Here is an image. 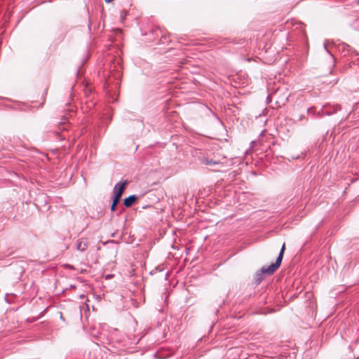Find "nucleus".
Wrapping results in <instances>:
<instances>
[{"label":"nucleus","instance_id":"nucleus-4","mask_svg":"<svg viewBox=\"0 0 359 359\" xmlns=\"http://www.w3.org/2000/svg\"><path fill=\"white\" fill-rule=\"evenodd\" d=\"M341 109V107L339 105H335L334 107L333 110L331 111H325L324 109H321L318 112L316 113V116L317 117H323L324 116H330L332 114L337 112V111Z\"/></svg>","mask_w":359,"mask_h":359},{"label":"nucleus","instance_id":"nucleus-14","mask_svg":"<svg viewBox=\"0 0 359 359\" xmlns=\"http://www.w3.org/2000/svg\"><path fill=\"white\" fill-rule=\"evenodd\" d=\"M113 0H104L105 3L109 4Z\"/></svg>","mask_w":359,"mask_h":359},{"label":"nucleus","instance_id":"nucleus-13","mask_svg":"<svg viewBox=\"0 0 359 359\" xmlns=\"http://www.w3.org/2000/svg\"><path fill=\"white\" fill-rule=\"evenodd\" d=\"M324 48L325 50L330 55L331 53L329 52V50H327V46L325 44H324Z\"/></svg>","mask_w":359,"mask_h":359},{"label":"nucleus","instance_id":"nucleus-9","mask_svg":"<svg viewBox=\"0 0 359 359\" xmlns=\"http://www.w3.org/2000/svg\"><path fill=\"white\" fill-rule=\"evenodd\" d=\"M118 203L112 201V203H111V208H110L111 211L114 212V211L116 210V205H117Z\"/></svg>","mask_w":359,"mask_h":359},{"label":"nucleus","instance_id":"nucleus-18","mask_svg":"<svg viewBox=\"0 0 359 359\" xmlns=\"http://www.w3.org/2000/svg\"><path fill=\"white\" fill-rule=\"evenodd\" d=\"M156 270L161 271V270L160 269V268H158V267L156 268Z\"/></svg>","mask_w":359,"mask_h":359},{"label":"nucleus","instance_id":"nucleus-7","mask_svg":"<svg viewBox=\"0 0 359 359\" xmlns=\"http://www.w3.org/2000/svg\"><path fill=\"white\" fill-rule=\"evenodd\" d=\"M201 161L202 163H203L204 165H215L219 164V161H214L212 159H208L206 157L201 158Z\"/></svg>","mask_w":359,"mask_h":359},{"label":"nucleus","instance_id":"nucleus-11","mask_svg":"<svg viewBox=\"0 0 359 359\" xmlns=\"http://www.w3.org/2000/svg\"><path fill=\"white\" fill-rule=\"evenodd\" d=\"M303 119H305V116L304 115H301L299 116L298 120L302 121Z\"/></svg>","mask_w":359,"mask_h":359},{"label":"nucleus","instance_id":"nucleus-17","mask_svg":"<svg viewBox=\"0 0 359 359\" xmlns=\"http://www.w3.org/2000/svg\"><path fill=\"white\" fill-rule=\"evenodd\" d=\"M156 270L161 271V270L160 269V268H158V267L156 268Z\"/></svg>","mask_w":359,"mask_h":359},{"label":"nucleus","instance_id":"nucleus-3","mask_svg":"<svg viewBox=\"0 0 359 359\" xmlns=\"http://www.w3.org/2000/svg\"><path fill=\"white\" fill-rule=\"evenodd\" d=\"M172 354L173 351L172 350L161 348L155 353V356L159 359H165L170 357Z\"/></svg>","mask_w":359,"mask_h":359},{"label":"nucleus","instance_id":"nucleus-15","mask_svg":"<svg viewBox=\"0 0 359 359\" xmlns=\"http://www.w3.org/2000/svg\"><path fill=\"white\" fill-rule=\"evenodd\" d=\"M353 26H354V27H355V29H358V30H359V28L356 27V26H355V24H353Z\"/></svg>","mask_w":359,"mask_h":359},{"label":"nucleus","instance_id":"nucleus-12","mask_svg":"<svg viewBox=\"0 0 359 359\" xmlns=\"http://www.w3.org/2000/svg\"><path fill=\"white\" fill-rule=\"evenodd\" d=\"M330 57H331V59H332V60L333 63H334V62H335V61H334V56H333V55H332V54H330ZM333 66H335V64H333Z\"/></svg>","mask_w":359,"mask_h":359},{"label":"nucleus","instance_id":"nucleus-10","mask_svg":"<svg viewBox=\"0 0 359 359\" xmlns=\"http://www.w3.org/2000/svg\"><path fill=\"white\" fill-rule=\"evenodd\" d=\"M114 276L113 274H107L105 276V279L109 280L111 279Z\"/></svg>","mask_w":359,"mask_h":359},{"label":"nucleus","instance_id":"nucleus-5","mask_svg":"<svg viewBox=\"0 0 359 359\" xmlns=\"http://www.w3.org/2000/svg\"><path fill=\"white\" fill-rule=\"evenodd\" d=\"M88 246V242L86 238L78 239L76 244V248L78 251L84 252Z\"/></svg>","mask_w":359,"mask_h":359},{"label":"nucleus","instance_id":"nucleus-1","mask_svg":"<svg viewBox=\"0 0 359 359\" xmlns=\"http://www.w3.org/2000/svg\"><path fill=\"white\" fill-rule=\"evenodd\" d=\"M285 250V244L283 243L279 252V255L276 259V262L274 263H272L269 266H262L261 269L256 273L255 277V281L256 285H259L264 279V274L271 276L280 267L283 260Z\"/></svg>","mask_w":359,"mask_h":359},{"label":"nucleus","instance_id":"nucleus-16","mask_svg":"<svg viewBox=\"0 0 359 359\" xmlns=\"http://www.w3.org/2000/svg\"><path fill=\"white\" fill-rule=\"evenodd\" d=\"M80 298H81V299H83V298H84V295H83V294L81 295V296H80Z\"/></svg>","mask_w":359,"mask_h":359},{"label":"nucleus","instance_id":"nucleus-6","mask_svg":"<svg viewBox=\"0 0 359 359\" xmlns=\"http://www.w3.org/2000/svg\"><path fill=\"white\" fill-rule=\"evenodd\" d=\"M137 199V197L136 195H134V194L130 195V196L126 197V198H124L123 204H124L125 207L129 208L135 202V201Z\"/></svg>","mask_w":359,"mask_h":359},{"label":"nucleus","instance_id":"nucleus-8","mask_svg":"<svg viewBox=\"0 0 359 359\" xmlns=\"http://www.w3.org/2000/svg\"><path fill=\"white\" fill-rule=\"evenodd\" d=\"M307 113H308L309 114H311V115H313V116H316V112L315 111L314 107H310V108H309V109H307Z\"/></svg>","mask_w":359,"mask_h":359},{"label":"nucleus","instance_id":"nucleus-2","mask_svg":"<svg viewBox=\"0 0 359 359\" xmlns=\"http://www.w3.org/2000/svg\"><path fill=\"white\" fill-rule=\"evenodd\" d=\"M127 184L128 182L125 181L123 182H119L115 185L114 188V196L112 201L119 203L122 194L123 193Z\"/></svg>","mask_w":359,"mask_h":359}]
</instances>
